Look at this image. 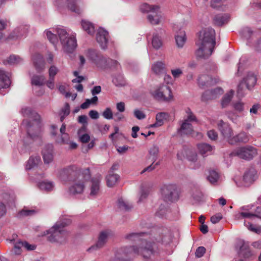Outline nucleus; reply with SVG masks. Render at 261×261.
Wrapping results in <instances>:
<instances>
[{
  "label": "nucleus",
  "instance_id": "obj_39",
  "mask_svg": "<svg viewBox=\"0 0 261 261\" xmlns=\"http://www.w3.org/2000/svg\"><path fill=\"white\" fill-rule=\"evenodd\" d=\"M211 77L208 75H202L199 76L198 80V83L200 87L208 86L210 85Z\"/></svg>",
  "mask_w": 261,
  "mask_h": 261
},
{
  "label": "nucleus",
  "instance_id": "obj_6",
  "mask_svg": "<svg viewBox=\"0 0 261 261\" xmlns=\"http://www.w3.org/2000/svg\"><path fill=\"white\" fill-rule=\"evenodd\" d=\"M57 33L60 38L63 49L66 53H72L76 47V41L73 36H69L63 29L59 28Z\"/></svg>",
  "mask_w": 261,
  "mask_h": 261
},
{
  "label": "nucleus",
  "instance_id": "obj_64",
  "mask_svg": "<svg viewBox=\"0 0 261 261\" xmlns=\"http://www.w3.org/2000/svg\"><path fill=\"white\" fill-rule=\"evenodd\" d=\"M261 109V106L259 104L253 105L250 109V113L253 114H257L258 110Z\"/></svg>",
  "mask_w": 261,
  "mask_h": 261
},
{
  "label": "nucleus",
  "instance_id": "obj_18",
  "mask_svg": "<svg viewBox=\"0 0 261 261\" xmlns=\"http://www.w3.org/2000/svg\"><path fill=\"white\" fill-rule=\"evenodd\" d=\"M21 114L24 117L33 119L38 124L41 121L40 116L34 111L31 108L28 107H24L21 109Z\"/></svg>",
  "mask_w": 261,
  "mask_h": 261
},
{
  "label": "nucleus",
  "instance_id": "obj_31",
  "mask_svg": "<svg viewBox=\"0 0 261 261\" xmlns=\"http://www.w3.org/2000/svg\"><path fill=\"white\" fill-rule=\"evenodd\" d=\"M41 162L40 158L39 156H32L30 158L26 165V169L30 170L37 166Z\"/></svg>",
  "mask_w": 261,
  "mask_h": 261
},
{
  "label": "nucleus",
  "instance_id": "obj_22",
  "mask_svg": "<svg viewBox=\"0 0 261 261\" xmlns=\"http://www.w3.org/2000/svg\"><path fill=\"white\" fill-rule=\"evenodd\" d=\"M33 61L34 67L38 72L44 70L45 62L42 55L39 54L34 55L33 57Z\"/></svg>",
  "mask_w": 261,
  "mask_h": 261
},
{
  "label": "nucleus",
  "instance_id": "obj_13",
  "mask_svg": "<svg viewBox=\"0 0 261 261\" xmlns=\"http://www.w3.org/2000/svg\"><path fill=\"white\" fill-rule=\"evenodd\" d=\"M187 117L183 120L179 121L180 126L179 130H193L192 123L197 121L195 116L189 108L186 109Z\"/></svg>",
  "mask_w": 261,
  "mask_h": 261
},
{
  "label": "nucleus",
  "instance_id": "obj_17",
  "mask_svg": "<svg viewBox=\"0 0 261 261\" xmlns=\"http://www.w3.org/2000/svg\"><path fill=\"white\" fill-rule=\"evenodd\" d=\"M96 39L97 42L102 49L107 47L108 41V32L102 28H100L96 33Z\"/></svg>",
  "mask_w": 261,
  "mask_h": 261
},
{
  "label": "nucleus",
  "instance_id": "obj_58",
  "mask_svg": "<svg viewBox=\"0 0 261 261\" xmlns=\"http://www.w3.org/2000/svg\"><path fill=\"white\" fill-rule=\"evenodd\" d=\"M245 84L243 82H241L238 86V94L239 96H243L245 93V91L246 89V86L244 87Z\"/></svg>",
  "mask_w": 261,
  "mask_h": 261
},
{
  "label": "nucleus",
  "instance_id": "obj_52",
  "mask_svg": "<svg viewBox=\"0 0 261 261\" xmlns=\"http://www.w3.org/2000/svg\"><path fill=\"white\" fill-rule=\"evenodd\" d=\"M102 116L108 120L112 119L113 118V115L111 109L107 108L102 113Z\"/></svg>",
  "mask_w": 261,
  "mask_h": 261
},
{
  "label": "nucleus",
  "instance_id": "obj_1",
  "mask_svg": "<svg viewBox=\"0 0 261 261\" xmlns=\"http://www.w3.org/2000/svg\"><path fill=\"white\" fill-rule=\"evenodd\" d=\"M91 177L89 168L81 169L75 166H70L64 169L60 173V178L65 184L70 181L72 184L68 192L70 195L82 194L85 188V182Z\"/></svg>",
  "mask_w": 261,
  "mask_h": 261
},
{
  "label": "nucleus",
  "instance_id": "obj_8",
  "mask_svg": "<svg viewBox=\"0 0 261 261\" xmlns=\"http://www.w3.org/2000/svg\"><path fill=\"white\" fill-rule=\"evenodd\" d=\"M257 154V149L255 147L250 145H246L237 148L232 152L231 154L249 161L253 159Z\"/></svg>",
  "mask_w": 261,
  "mask_h": 261
},
{
  "label": "nucleus",
  "instance_id": "obj_42",
  "mask_svg": "<svg viewBox=\"0 0 261 261\" xmlns=\"http://www.w3.org/2000/svg\"><path fill=\"white\" fill-rule=\"evenodd\" d=\"M152 45L153 48L155 49L160 48L163 45L162 40L161 39V37L156 34L153 36Z\"/></svg>",
  "mask_w": 261,
  "mask_h": 261
},
{
  "label": "nucleus",
  "instance_id": "obj_50",
  "mask_svg": "<svg viewBox=\"0 0 261 261\" xmlns=\"http://www.w3.org/2000/svg\"><path fill=\"white\" fill-rule=\"evenodd\" d=\"M133 115L135 117L139 120L144 119L146 117V115L144 112L137 109L134 110Z\"/></svg>",
  "mask_w": 261,
  "mask_h": 261
},
{
  "label": "nucleus",
  "instance_id": "obj_61",
  "mask_svg": "<svg viewBox=\"0 0 261 261\" xmlns=\"http://www.w3.org/2000/svg\"><path fill=\"white\" fill-rule=\"evenodd\" d=\"M158 242H162L165 244H168L171 241V237L170 235L164 236L162 239H156Z\"/></svg>",
  "mask_w": 261,
  "mask_h": 261
},
{
  "label": "nucleus",
  "instance_id": "obj_11",
  "mask_svg": "<svg viewBox=\"0 0 261 261\" xmlns=\"http://www.w3.org/2000/svg\"><path fill=\"white\" fill-rule=\"evenodd\" d=\"M51 136L56 142L68 144L70 149H76L77 147L75 142L70 141L69 136L66 132H52Z\"/></svg>",
  "mask_w": 261,
  "mask_h": 261
},
{
  "label": "nucleus",
  "instance_id": "obj_21",
  "mask_svg": "<svg viewBox=\"0 0 261 261\" xmlns=\"http://www.w3.org/2000/svg\"><path fill=\"white\" fill-rule=\"evenodd\" d=\"M256 178V171L253 168H250L247 170L243 175V181L247 186L253 183Z\"/></svg>",
  "mask_w": 261,
  "mask_h": 261
},
{
  "label": "nucleus",
  "instance_id": "obj_48",
  "mask_svg": "<svg viewBox=\"0 0 261 261\" xmlns=\"http://www.w3.org/2000/svg\"><path fill=\"white\" fill-rule=\"evenodd\" d=\"M244 225L248 228L249 230L251 231L256 232L257 233H259L261 231V228L260 227H256L249 222L245 221Z\"/></svg>",
  "mask_w": 261,
  "mask_h": 261
},
{
  "label": "nucleus",
  "instance_id": "obj_3",
  "mask_svg": "<svg viewBox=\"0 0 261 261\" xmlns=\"http://www.w3.org/2000/svg\"><path fill=\"white\" fill-rule=\"evenodd\" d=\"M143 234L133 232L127 234L126 238L133 241H141V246L139 248L134 247L133 251L134 253L141 255L144 258H149L159 253V249L155 243H151L141 239V235Z\"/></svg>",
  "mask_w": 261,
  "mask_h": 261
},
{
  "label": "nucleus",
  "instance_id": "obj_54",
  "mask_svg": "<svg viewBox=\"0 0 261 261\" xmlns=\"http://www.w3.org/2000/svg\"><path fill=\"white\" fill-rule=\"evenodd\" d=\"M79 141L82 143H87L91 140L90 136L87 134H81L79 133Z\"/></svg>",
  "mask_w": 261,
  "mask_h": 261
},
{
  "label": "nucleus",
  "instance_id": "obj_14",
  "mask_svg": "<svg viewBox=\"0 0 261 261\" xmlns=\"http://www.w3.org/2000/svg\"><path fill=\"white\" fill-rule=\"evenodd\" d=\"M88 57L98 67L101 68H106L107 67H111L108 64V59H107L95 50H89Z\"/></svg>",
  "mask_w": 261,
  "mask_h": 261
},
{
  "label": "nucleus",
  "instance_id": "obj_46",
  "mask_svg": "<svg viewBox=\"0 0 261 261\" xmlns=\"http://www.w3.org/2000/svg\"><path fill=\"white\" fill-rule=\"evenodd\" d=\"M113 82L117 86H122L125 85V81L121 74L114 77L113 79Z\"/></svg>",
  "mask_w": 261,
  "mask_h": 261
},
{
  "label": "nucleus",
  "instance_id": "obj_2",
  "mask_svg": "<svg viewBox=\"0 0 261 261\" xmlns=\"http://www.w3.org/2000/svg\"><path fill=\"white\" fill-rule=\"evenodd\" d=\"M196 44L197 58L205 59L210 57L216 44L215 30L212 28H206L200 31Z\"/></svg>",
  "mask_w": 261,
  "mask_h": 261
},
{
  "label": "nucleus",
  "instance_id": "obj_23",
  "mask_svg": "<svg viewBox=\"0 0 261 261\" xmlns=\"http://www.w3.org/2000/svg\"><path fill=\"white\" fill-rule=\"evenodd\" d=\"M3 198V202H0V217L4 216L6 213V207L5 203L10 205L14 202L13 197L9 194H5Z\"/></svg>",
  "mask_w": 261,
  "mask_h": 261
},
{
  "label": "nucleus",
  "instance_id": "obj_4",
  "mask_svg": "<svg viewBox=\"0 0 261 261\" xmlns=\"http://www.w3.org/2000/svg\"><path fill=\"white\" fill-rule=\"evenodd\" d=\"M48 235V240L50 242L63 244L67 242L69 231L66 229H61L59 224H55L44 235Z\"/></svg>",
  "mask_w": 261,
  "mask_h": 261
},
{
  "label": "nucleus",
  "instance_id": "obj_47",
  "mask_svg": "<svg viewBox=\"0 0 261 261\" xmlns=\"http://www.w3.org/2000/svg\"><path fill=\"white\" fill-rule=\"evenodd\" d=\"M45 33L47 39L51 43L55 44L58 42V38L56 35L50 31L46 30Z\"/></svg>",
  "mask_w": 261,
  "mask_h": 261
},
{
  "label": "nucleus",
  "instance_id": "obj_25",
  "mask_svg": "<svg viewBox=\"0 0 261 261\" xmlns=\"http://www.w3.org/2000/svg\"><path fill=\"white\" fill-rule=\"evenodd\" d=\"M10 84L11 81L8 73L0 69V89L7 88Z\"/></svg>",
  "mask_w": 261,
  "mask_h": 261
},
{
  "label": "nucleus",
  "instance_id": "obj_32",
  "mask_svg": "<svg viewBox=\"0 0 261 261\" xmlns=\"http://www.w3.org/2000/svg\"><path fill=\"white\" fill-rule=\"evenodd\" d=\"M229 19V15L228 14L217 15L214 19L215 24L218 25H222L227 23Z\"/></svg>",
  "mask_w": 261,
  "mask_h": 261
},
{
  "label": "nucleus",
  "instance_id": "obj_56",
  "mask_svg": "<svg viewBox=\"0 0 261 261\" xmlns=\"http://www.w3.org/2000/svg\"><path fill=\"white\" fill-rule=\"evenodd\" d=\"M159 165V162H157L156 163H154L153 161H152V163L149 165V166L145 168L141 172V174H142L145 172H150L154 170L156 166H158Z\"/></svg>",
  "mask_w": 261,
  "mask_h": 261
},
{
  "label": "nucleus",
  "instance_id": "obj_5",
  "mask_svg": "<svg viewBox=\"0 0 261 261\" xmlns=\"http://www.w3.org/2000/svg\"><path fill=\"white\" fill-rule=\"evenodd\" d=\"M140 10L143 13H149L147 16V20L152 24L156 25L161 22L162 17L159 5L143 3L140 6Z\"/></svg>",
  "mask_w": 261,
  "mask_h": 261
},
{
  "label": "nucleus",
  "instance_id": "obj_28",
  "mask_svg": "<svg viewBox=\"0 0 261 261\" xmlns=\"http://www.w3.org/2000/svg\"><path fill=\"white\" fill-rule=\"evenodd\" d=\"M169 115L167 113L161 112L157 114L156 115V122L150 125V127H155L162 125L164 123V121L167 119Z\"/></svg>",
  "mask_w": 261,
  "mask_h": 261
},
{
  "label": "nucleus",
  "instance_id": "obj_12",
  "mask_svg": "<svg viewBox=\"0 0 261 261\" xmlns=\"http://www.w3.org/2000/svg\"><path fill=\"white\" fill-rule=\"evenodd\" d=\"M112 234V232L110 230L106 229L101 231L98 235L97 241L95 244L89 248L87 251L89 252H92L102 248L107 242L108 238Z\"/></svg>",
  "mask_w": 261,
  "mask_h": 261
},
{
  "label": "nucleus",
  "instance_id": "obj_60",
  "mask_svg": "<svg viewBox=\"0 0 261 261\" xmlns=\"http://www.w3.org/2000/svg\"><path fill=\"white\" fill-rule=\"evenodd\" d=\"M222 218V215L220 213L217 214L213 216L211 218V222L216 224L218 223Z\"/></svg>",
  "mask_w": 261,
  "mask_h": 261
},
{
  "label": "nucleus",
  "instance_id": "obj_38",
  "mask_svg": "<svg viewBox=\"0 0 261 261\" xmlns=\"http://www.w3.org/2000/svg\"><path fill=\"white\" fill-rule=\"evenodd\" d=\"M234 92L233 90L230 91L229 92L227 93L223 97L221 101V105L223 108H225L227 107L230 101L231 100L233 96Z\"/></svg>",
  "mask_w": 261,
  "mask_h": 261
},
{
  "label": "nucleus",
  "instance_id": "obj_33",
  "mask_svg": "<svg viewBox=\"0 0 261 261\" xmlns=\"http://www.w3.org/2000/svg\"><path fill=\"white\" fill-rule=\"evenodd\" d=\"M118 207L122 211H127L130 210L132 207V204L123 198H120L117 202Z\"/></svg>",
  "mask_w": 261,
  "mask_h": 261
},
{
  "label": "nucleus",
  "instance_id": "obj_62",
  "mask_svg": "<svg viewBox=\"0 0 261 261\" xmlns=\"http://www.w3.org/2000/svg\"><path fill=\"white\" fill-rule=\"evenodd\" d=\"M210 91L212 94L215 95L216 98L217 97H218L219 96L222 94V93H223V91L222 89L221 88H219V87L216 88L214 89H212Z\"/></svg>",
  "mask_w": 261,
  "mask_h": 261
},
{
  "label": "nucleus",
  "instance_id": "obj_10",
  "mask_svg": "<svg viewBox=\"0 0 261 261\" xmlns=\"http://www.w3.org/2000/svg\"><path fill=\"white\" fill-rule=\"evenodd\" d=\"M224 139H226L230 144L238 142L246 143L249 140V137L245 132H241L238 134H234V132H221Z\"/></svg>",
  "mask_w": 261,
  "mask_h": 261
},
{
  "label": "nucleus",
  "instance_id": "obj_30",
  "mask_svg": "<svg viewBox=\"0 0 261 261\" xmlns=\"http://www.w3.org/2000/svg\"><path fill=\"white\" fill-rule=\"evenodd\" d=\"M242 36L248 40L249 43H251V40L256 36L255 33L253 32L249 28H244L242 31Z\"/></svg>",
  "mask_w": 261,
  "mask_h": 261
},
{
  "label": "nucleus",
  "instance_id": "obj_37",
  "mask_svg": "<svg viewBox=\"0 0 261 261\" xmlns=\"http://www.w3.org/2000/svg\"><path fill=\"white\" fill-rule=\"evenodd\" d=\"M107 185L108 187H112L114 186L119 179V176L117 174L110 173L106 177Z\"/></svg>",
  "mask_w": 261,
  "mask_h": 261
},
{
  "label": "nucleus",
  "instance_id": "obj_24",
  "mask_svg": "<svg viewBox=\"0 0 261 261\" xmlns=\"http://www.w3.org/2000/svg\"><path fill=\"white\" fill-rule=\"evenodd\" d=\"M236 248L238 253L244 257L248 256L249 254L248 245L242 240L237 241Z\"/></svg>",
  "mask_w": 261,
  "mask_h": 261
},
{
  "label": "nucleus",
  "instance_id": "obj_43",
  "mask_svg": "<svg viewBox=\"0 0 261 261\" xmlns=\"http://www.w3.org/2000/svg\"><path fill=\"white\" fill-rule=\"evenodd\" d=\"M219 178V174L214 170H212L209 172V174L207 175V179L211 184L216 183Z\"/></svg>",
  "mask_w": 261,
  "mask_h": 261
},
{
  "label": "nucleus",
  "instance_id": "obj_16",
  "mask_svg": "<svg viewBox=\"0 0 261 261\" xmlns=\"http://www.w3.org/2000/svg\"><path fill=\"white\" fill-rule=\"evenodd\" d=\"M42 154L45 164H49L54 159V147L51 144L45 145L42 150Z\"/></svg>",
  "mask_w": 261,
  "mask_h": 261
},
{
  "label": "nucleus",
  "instance_id": "obj_36",
  "mask_svg": "<svg viewBox=\"0 0 261 261\" xmlns=\"http://www.w3.org/2000/svg\"><path fill=\"white\" fill-rule=\"evenodd\" d=\"M197 147L199 152L204 155L205 154H208L213 149V147L206 143H200L197 145Z\"/></svg>",
  "mask_w": 261,
  "mask_h": 261
},
{
  "label": "nucleus",
  "instance_id": "obj_51",
  "mask_svg": "<svg viewBox=\"0 0 261 261\" xmlns=\"http://www.w3.org/2000/svg\"><path fill=\"white\" fill-rule=\"evenodd\" d=\"M23 247L22 241H18L14 244V252L16 255L20 254L21 248Z\"/></svg>",
  "mask_w": 261,
  "mask_h": 261
},
{
  "label": "nucleus",
  "instance_id": "obj_35",
  "mask_svg": "<svg viewBox=\"0 0 261 261\" xmlns=\"http://www.w3.org/2000/svg\"><path fill=\"white\" fill-rule=\"evenodd\" d=\"M149 159L155 162L158 159L159 153V148L156 145H153L148 150Z\"/></svg>",
  "mask_w": 261,
  "mask_h": 261
},
{
  "label": "nucleus",
  "instance_id": "obj_57",
  "mask_svg": "<svg viewBox=\"0 0 261 261\" xmlns=\"http://www.w3.org/2000/svg\"><path fill=\"white\" fill-rule=\"evenodd\" d=\"M205 248L204 247L200 246L198 247V248L196 249L195 252V255L197 258H200L203 256L205 253Z\"/></svg>",
  "mask_w": 261,
  "mask_h": 261
},
{
  "label": "nucleus",
  "instance_id": "obj_26",
  "mask_svg": "<svg viewBox=\"0 0 261 261\" xmlns=\"http://www.w3.org/2000/svg\"><path fill=\"white\" fill-rule=\"evenodd\" d=\"M175 39L177 47L182 48L187 40L185 32L181 30L178 32H176L175 35Z\"/></svg>",
  "mask_w": 261,
  "mask_h": 261
},
{
  "label": "nucleus",
  "instance_id": "obj_7",
  "mask_svg": "<svg viewBox=\"0 0 261 261\" xmlns=\"http://www.w3.org/2000/svg\"><path fill=\"white\" fill-rule=\"evenodd\" d=\"M152 96L156 100L170 102L172 100L173 96L171 88L167 85H161L151 92Z\"/></svg>",
  "mask_w": 261,
  "mask_h": 261
},
{
  "label": "nucleus",
  "instance_id": "obj_27",
  "mask_svg": "<svg viewBox=\"0 0 261 261\" xmlns=\"http://www.w3.org/2000/svg\"><path fill=\"white\" fill-rule=\"evenodd\" d=\"M242 82H243L245 84L247 89H250L255 85L256 82V78L253 73L249 72L243 79Z\"/></svg>",
  "mask_w": 261,
  "mask_h": 261
},
{
  "label": "nucleus",
  "instance_id": "obj_15",
  "mask_svg": "<svg viewBox=\"0 0 261 261\" xmlns=\"http://www.w3.org/2000/svg\"><path fill=\"white\" fill-rule=\"evenodd\" d=\"M77 0H56V5L59 7H63L66 5L71 11L80 14L82 11L77 5Z\"/></svg>",
  "mask_w": 261,
  "mask_h": 261
},
{
  "label": "nucleus",
  "instance_id": "obj_59",
  "mask_svg": "<svg viewBox=\"0 0 261 261\" xmlns=\"http://www.w3.org/2000/svg\"><path fill=\"white\" fill-rule=\"evenodd\" d=\"M167 212V209L164 206H161L159 210L156 212V215L159 217H163L166 212Z\"/></svg>",
  "mask_w": 261,
  "mask_h": 261
},
{
  "label": "nucleus",
  "instance_id": "obj_45",
  "mask_svg": "<svg viewBox=\"0 0 261 261\" xmlns=\"http://www.w3.org/2000/svg\"><path fill=\"white\" fill-rule=\"evenodd\" d=\"M216 98L215 95H213L210 90L205 91L201 96V100L204 102Z\"/></svg>",
  "mask_w": 261,
  "mask_h": 261
},
{
  "label": "nucleus",
  "instance_id": "obj_9",
  "mask_svg": "<svg viewBox=\"0 0 261 261\" xmlns=\"http://www.w3.org/2000/svg\"><path fill=\"white\" fill-rule=\"evenodd\" d=\"M162 198L167 202H173L178 198V192L177 187L174 184L163 185L161 189Z\"/></svg>",
  "mask_w": 261,
  "mask_h": 261
},
{
  "label": "nucleus",
  "instance_id": "obj_63",
  "mask_svg": "<svg viewBox=\"0 0 261 261\" xmlns=\"http://www.w3.org/2000/svg\"><path fill=\"white\" fill-rule=\"evenodd\" d=\"M171 73L175 79H176L179 77L182 74V71L179 68H176L171 70Z\"/></svg>",
  "mask_w": 261,
  "mask_h": 261
},
{
  "label": "nucleus",
  "instance_id": "obj_19",
  "mask_svg": "<svg viewBox=\"0 0 261 261\" xmlns=\"http://www.w3.org/2000/svg\"><path fill=\"white\" fill-rule=\"evenodd\" d=\"M101 177L100 175H96L91 179L90 196L95 197L98 195L100 190V182Z\"/></svg>",
  "mask_w": 261,
  "mask_h": 261
},
{
  "label": "nucleus",
  "instance_id": "obj_53",
  "mask_svg": "<svg viewBox=\"0 0 261 261\" xmlns=\"http://www.w3.org/2000/svg\"><path fill=\"white\" fill-rule=\"evenodd\" d=\"M21 61V59L18 56L15 55L10 56L7 60L9 64H17L19 63Z\"/></svg>",
  "mask_w": 261,
  "mask_h": 261
},
{
  "label": "nucleus",
  "instance_id": "obj_41",
  "mask_svg": "<svg viewBox=\"0 0 261 261\" xmlns=\"http://www.w3.org/2000/svg\"><path fill=\"white\" fill-rule=\"evenodd\" d=\"M165 68V64L162 62H158L152 66V70L155 74H160Z\"/></svg>",
  "mask_w": 261,
  "mask_h": 261
},
{
  "label": "nucleus",
  "instance_id": "obj_55",
  "mask_svg": "<svg viewBox=\"0 0 261 261\" xmlns=\"http://www.w3.org/2000/svg\"><path fill=\"white\" fill-rule=\"evenodd\" d=\"M59 71L58 68L55 65H52L50 67L48 70L49 76L50 78H54L55 76L57 74Z\"/></svg>",
  "mask_w": 261,
  "mask_h": 261
},
{
  "label": "nucleus",
  "instance_id": "obj_34",
  "mask_svg": "<svg viewBox=\"0 0 261 261\" xmlns=\"http://www.w3.org/2000/svg\"><path fill=\"white\" fill-rule=\"evenodd\" d=\"M45 83V77L43 75H34L31 77V84L36 86H41Z\"/></svg>",
  "mask_w": 261,
  "mask_h": 261
},
{
  "label": "nucleus",
  "instance_id": "obj_20",
  "mask_svg": "<svg viewBox=\"0 0 261 261\" xmlns=\"http://www.w3.org/2000/svg\"><path fill=\"white\" fill-rule=\"evenodd\" d=\"M236 218L238 219L248 218L253 219L254 218H261V208L257 207L254 213L250 212H241L236 215Z\"/></svg>",
  "mask_w": 261,
  "mask_h": 261
},
{
  "label": "nucleus",
  "instance_id": "obj_29",
  "mask_svg": "<svg viewBox=\"0 0 261 261\" xmlns=\"http://www.w3.org/2000/svg\"><path fill=\"white\" fill-rule=\"evenodd\" d=\"M38 186L41 190L49 192L53 190L55 185L52 181L44 180L39 182L38 184Z\"/></svg>",
  "mask_w": 261,
  "mask_h": 261
},
{
  "label": "nucleus",
  "instance_id": "obj_49",
  "mask_svg": "<svg viewBox=\"0 0 261 261\" xmlns=\"http://www.w3.org/2000/svg\"><path fill=\"white\" fill-rule=\"evenodd\" d=\"M70 113V106L68 103H66L64 107L62 109L61 113V121H62L65 117Z\"/></svg>",
  "mask_w": 261,
  "mask_h": 261
},
{
  "label": "nucleus",
  "instance_id": "obj_44",
  "mask_svg": "<svg viewBox=\"0 0 261 261\" xmlns=\"http://www.w3.org/2000/svg\"><path fill=\"white\" fill-rule=\"evenodd\" d=\"M71 221L70 219L65 217L60 218V219L55 224H59V226L61 229H65V227L66 226L69 225L70 224H71Z\"/></svg>",
  "mask_w": 261,
  "mask_h": 261
},
{
  "label": "nucleus",
  "instance_id": "obj_40",
  "mask_svg": "<svg viewBox=\"0 0 261 261\" xmlns=\"http://www.w3.org/2000/svg\"><path fill=\"white\" fill-rule=\"evenodd\" d=\"M82 25L83 29L89 34L92 35L94 32V28L93 25L90 22L85 20L82 21Z\"/></svg>",
  "mask_w": 261,
  "mask_h": 261
}]
</instances>
